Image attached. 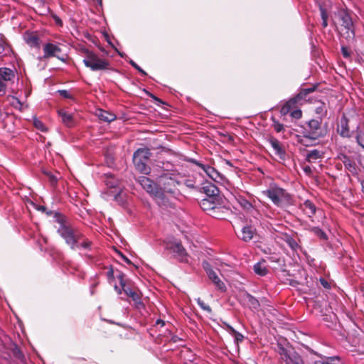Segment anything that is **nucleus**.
Masks as SVG:
<instances>
[{
	"label": "nucleus",
	"mask_w": 364,
	"mask_h": 364,
	"mask_svg": "<svg viewBox=\"0 0 364 364\" xmlns=\"http://www.w3.org/2000/svg\"><path fill=\"white\" fill-rule=\"evenodd\" d=\"M228 211V209L221 205L220 202L216 205L209 215L217 219L224 218V211Z\"/></svg>",
	"instance_id": "bb28decb"
},
{
	"label": "nucleus",
	"mask_w": 364,
	"mask_h": 364,
	"mask_svg": "<svg viewBox=\"0 0 364 364\" xmlns=\"http://www.w3.org/2000/svg\"><path fill=\"white\" fill-rule=\"evenodd\" d=\"M349 120L346 116L343 115L341 118L340 123L338 125L337 132L342 137L350 138L351 132L348 125Z\"/></svg>",
	"instance_id": "aec40b11"
},
{
	"label": "nucleus",
	"mask_w": 364,
	"mask_h": 364,
	"mask_svg": "<svg viewBox=\"0 0 364 364\" xmlns=\"http://www.w3.org/2000/svg\"><path fill=\"white\" fill-rule=\"evenodd\" d=\"M47 175L50 177V180L51 183H56L57 182V178L50 173H47Z\"/></svg>",
	"instance_id": "6e6d98bb"
},
{
	"label": "nucleus",
	"mask_w": 364,
	"mask_h": 364,
	"mask_svg": "<svg viewBox=\"0 0 364 364\" xmlns=\"http://www.w3.org/2000/svg\"><path fill=\"white\" fill-rule=\"evenodd\" d=\"M158 183V186H159V189H161L163 192V198L164 197V193H176L178 182L172 176L168 174H163L159 176Z\"/></svg>",
	"instance_id": "6e6552de"
},
{
	"label": "nucleus",
	"mask_w": 364,
	"mask_h": 364,
	"mask_svg": "<svg viewBox=\"0 0 364 364\" xmlns=\"http://www.w3.org/2000/svg\"><path fill=\"white\" fill-rule=\"evenodd\" d=\"M267 141L273 149L274 154L278 156L279 159H285L286 151L282 143L277 138L272 136L267 138Z\"/></svg>",
	"instance_id": "f3484780"
},
{
	"label": "nucleus",
	"mask_w": 364,
	"mask_h": 364,
	"mask_svg": "<svg viewBox=\"0 0 364 364\" xmlns=\"http://www.w3.org/2000/svg\"><path fill=\"white\" fill-rule=\"evenodd\" d=\"M291 115L296 119H299L301 117L302 112L300 109H296L291 112Z\"/></svg>",
	"instance_id": "49530a36"
},
{
	"label": "nucleus",
	"mask_w": 364,
	"mask_h": 364,
	"mask_svg": "<svg viewBox=\"0 0 364 364\" xmlns=\"http://www.w3.org/2000/svg\"><path fill=\"white\" fill-rule=\"evenodd\" d=\"M276 350L281 360L286 364H304L299 353L289 345L284 346L281 343H278Z\"/></svg>",
	"instance_id": "20e7f679"
},
{
	"label": "nucleus",
	"mask_w": 364,
	"mask_h": 364,
	"mask_svg": "<svg viewBox=\"0 0 364 364\" xmlns=\"http://www.w3.org/2000/svg\"><path fill=\"white\" fill-rule=\"evenodd\" d=\"M248 301L251 305L252 308L255 309H257L260 306L259 301L253 296L248 295Z\"/></svg>",
	"instance_id": "a19ab883"
},
{
	"label": "nucleus",
	"mask_w": 364,
	"mask_h": 364,
	"mask_svg": "<svg viewBox=\"0 0 364 364\" xmlns=\"http://www.w3.org/2000/svg\"><path fill=\"white\" fill-rule=\"evenodd\" d=\"M300 207L305 214L310 218L313 217L316 212V207L315 204L310 200H306L300 205Z\"/></svg>",
	"instance_id": "5701e85b"
},
{
	"label": "nucleus",
	"mask_w": 364,
	"mask_h": 364,
	"mask_svg": "<svg viewBox=\"0 0 364 364\" xmlns=\"http://www.w3.org/2000/svg\"><path fill=\"white\" fill-rule=\"evenodd\" d=\"M361 191L364 193V180L360 181Z\"/></svg>",
	"instance_id": "e2e57ef3"
},
{
	"label": "nucleus",
	"mask_w": 364,
	"mask_h": 364,
	"mask_svg": "<svg viewBox=\"0 0 364 364\" xmlns=\"http://www.w3.org/2000/svg\"><path fill=\"white\" fill-rule=\"evenodd\" d=\"M123 291L129 297L132 299V300L135 302L137 306L139 305L143 306V303L141 300V297L139 296V294L134 291L132 289H131L129 287H124L122 288Z\"/></svg>",
	"instance_id": "a878e982"
},
{
	"label": "nucleus",
	"mask_w": 364,
	"mask_h": 364,
	"mask_svg": "<svg viewBox=\"0 0 364 364\" xmlns=\"http://www.w3.org/2000/svg\"><path fill=\"white\" fill-rule=\"evenodd\" d=\"M272 127L277 132H282L284 130V127L283 124L280 123L279 121L276 120L274 117L272 119Z\"/></svg>",
	"instance_id": "58836bf2"
},
{
	"label": "nucleus",
	"mask_w": 364,
	"mask_h": 364,
	"mask_svg": "<svg viewBox=\"0 0 364 364\" xmlns=\"http://www.w3.org/2000/svg\"><path fill=\"white\" fill-rule=\"evenodd\" d=\"M114 289L117 292L118 294H121L123 291L122 287L119 288L117 285L114 286Z\"/></svg>",
	"instance_id": "bf43d9fd"
},
{
	"label": "nucleus",
	"mask_w": 364,
	"mask_h": 364,
	"mask_svg": "<svg viewBox=\"0 0 364 364\" xmlns=\"http://www.w3.org/2000/svg\"><path fill=\"white\" fill-rule=\"evenodd\" d=\"M282 239L288 245L293 252H297L301 249L300 245L291 235L284 234Z\"/></svg>",
	"instance_id": "393cba45"
},
{
	"label": "nucleus",
	"mask_w": 364,
	"mask_h": 364,
	"mask_svg": "<svg viewBox=\"0 0 364 364\" xmlns=\"http://www.w3.org/2000/svg\"><path fill=\"white\" fill-rule=\"evenodd\" d=\"M98 117L100 120L105 122H111L116 119V115L107 111L100 109L98 112Z\"/></svg>",
	"instance_id": "c756f323"
},
{
	"label": "nucleus",
	"mask_w": 364,
	"mask_h": 364,
	"mask_svg": "<svg viewBox=\"0 0 364 364\" xmlns=\"http://www.w3.org/2000/svg\"><path fill=\"white\" fill-rule=\"evenodd\" d=\"M324 151L319 149H312L307 151L306 155V161L309 163H316L321 160L323 157Z\"/></svg>",
	"instance_id": "412c9836"
},
{
	"label": "nucleus",
	"mask_w": 364,
	"mask_h": 364,
	"mask_svg": "<svg viewBox=\"0 0 364 364\" xmlns=\"http://www.w3.org/2000/svg\"><path fill=\"white\" fill-rule=\"evenodd\" d=\"M129 64L134 68L136 70H138L142 75L146 76L147 73L140 67L133 60H129Z\"/></svg>",
	"instance_id": "37998d69"
},
{
	"label": "nucleus",
	"mask_w": 364,
	"mask_h": 364,
	"mask_svg": "<svg viewBox=\"0 0 364 364\" xmlns=\"http://www.w3.org/2000/svg\"><path fill=\"white\" fill-rule=\"evenodd\" d=\"M15 77V71L11 68H0V92L5 93L7 83L12 81Z\"/></svg>",
	"instance_id": "4468645a"
},
{
	"label": "nucleus",
	"mask_w": 364,
	"mask_h": 364,
	"mask_svg": "<svg viewBox=\"0 0 364 364\" xmlns=\"http://www.w3.org/2000/svg\"><path fill=\"white\" fill-rule=\"evenodd\" d=\"M188 161L200 168L205 174L214 181H218L222 179L220 173L215 168L208 164H202L194 159H189Z\"/></svg>",
	"instance_id": "f8f14e48"
},
{
	"label": "nucleus",
	"mask_w": 364,
	"mask_h": 364,
	"mask_svg": "<svg viewBox=\"0 0 364 364\" xmlns=\"http://www.w3.org/2000/svg\"><path fill=\"white\" fill-rule=\"evenodd\" d=\"M149 96L154 100V101H156L158 102L159 103H163L162 100H160L159 98H158L157 97H156L155 95H154L153 94L151 93H149Z\"/></svg>",
	"instance_id": "5fc2aeb1"
},
{
	"label": "nucleus",
	"mask_w": 364,
	"mask_h": 364,
	"mask_svg": "<svg viewBox=\"0 0 364 364\" xmlns=\"http://www.w3.org/2000/svg\"><path fill=\"white\" fill-rule=\"evenodd\" d=\"M220 202V198H212L206 197L200 203V208L208 215L213 208Z\"/></svg>",
	"instance_id": "6ab92c4d"
},
{
	"label": "nucleus",
	"mask_w": 364,
	"mask_h": 364,
	"mask_svg": "<svg viewBox=\"0 0 364 364\" xmlns=\"http://www.w3.org/2000/svg\"><path fill=\"white\" fill-rule=\"evenodd\" d=\"M117 278L119 281V284L121 285V287L123 288L124 287L126 286V284H125V282L124 280V274L122 273V274H119L118 276H117Z\"/></svg>",
	"instance_id": "3c124183"
},
{
	"label": "nucleus",
	"mask_w": 364,
	"mask_h": 364,
	"mask_svg": "<svg viewBox=\"0 0 364 364\" xmlns=\"http://www.w3.org/2000/svg\"><path fill=\"white\" fill-rule=\"evenodd\" d=\"M256 234V229L252 225H245L241 230V240L244 242L250 241Z\"/></svg>",
	"instance_id": "4be33fe9"
},
{
	"label": "nucleus",
	"mask_w": 364,
	"mask_h": 364,
	"mask_svg": "<svg viewBox=\"0 0 364 364\" xmlns=\"http://www.w3.org/2000/svg\"><path fill=\"white\" fill-rule=\"evenodd\" d=\"M263 193L277 206L281 205L282 202H288L291 199L290 194L285 189L275 184L271 185L268 189L263 191Z\"/></svg>",
	"instance_id": "0eeeda50"
},
{
	"label": "nucleus",
	"mask_w": 364,
	"mask_h": 364,
	"mask_svg": "<svg viewBox=\"0 0 364 364\" xmlns=\"http://www.w3.org/2000/svg\"><path fill=\"white\" fill-rule=\"evenodd\" d=\"M304 170L305 172L308 173V172H310L311 171V168L309 166H306L305 168H304Z\"/></svg>",
	"instance_id": "69168bd1"
},
{
	"label": "nucleus",
	"mask_w": 364,
	"mask_h": 364,
	"mask_svg": "<svg viewBox=\"0 0 364 364\" xmlns=\"http://www.w3.org/2000/svg\"><path fill=\"white\" fill-rule=\"evenodd\" d=\"M150 151L146 148H140L134 151L133 155V163L137 171L144 174H148L150 172V167L147 165V161L150 156Z\"/></svg>",
	"instance_id": "423d86ee"
},
{
	"label": "nucleus",
	"mask_w": 364,
	"mask_h": 364,
	"mask_svg": "<svg viewBox=\"0 0 364 364\" xmlns=\"http://www.w3.org/2000/svg\"><path fill=\"white\" fill-rule=\"evenodd\" d=\"M310 231L318 237L321 240H326L328 239L326 232L318 227H313L310 229Z\"/></svg>",
	"instance_id": "f704fd0d"
},
{
	"label": "nucleus",
	"mask_w": 364,
	"mask_h": 364,
	"mask_svg": "<svg viewBox=\"0 0 364 364\" xmlns=\"http://www.w3.org/2000/svg\"><path fill=\"white\" fill-rule=\"evenodd\" d=\"M114 198L117 202H118L119 203H123V200L122 199V197H121V191H119L117 193H115L114 196Z\"/></svg>",
	"instance_id": "8fccbe9b"
},
{
	"label": "nucleus",
	"mask_w": 364,
	"mask_h": 364,
	"mask_svg": "<svg viewBox=\"0 0 364 364\" xmlns=\"http://www.w3.org/2000/svg\"><path fill=\"white\" fill-rule=\"evenodd\" d=\"M200 192L205 193L206 197L208 198H220L218 188L214 183L209 181H205L202 183Z\"/></svg>",
	"instance_id": "a211bd4d"
},
{
	"label": "nucleus",
	"mask_w": 364,
	"mask_h": 364,
	"mask_svg": "<svg viewBox=\"0 0 364 364\" xmlns=\"http://www.w3.org/2000/svg\"><path fill=\"white\" fill-rule=\"evenodd\" d=\"M92 242L88 239H84L81 242L80 240L77 243L78 247L76 249H83L87 250H90L92 247Z\"/></svg>",
	"instance_id": "e433bc0d"
},
{
	"label": "nucleus",
	"mask_w": 364,
	"mask_h": 364,
	"mask_svg": "<svg viewBox=\"0 0 364 364\" xmlns=\"http://www.w3.org/2000/svg\"><path fill=\"white\" fill-rule=\"evenodd\" d=\"M235 200L237 203L245 210H250L253 208V205L252 203L247 200L245 198L242 196H237L235 197Z\"/></svg>",
	"instance_id": "2f4dec72"
},
{
	"label": "nucleus",
	"mask_w": 364,
	"mask_h": 364,
	"mask_svg": "<svg viewBox=\"0 0 364 364\" xmlns=\"http://www.w3.org/2000/svg\"><path fill=\"white\" fill-rule=\"evenodd\" d=\"M45 213H46L48 215H52V213H53V212H52L51 210H48V211H47V210H46V212H45Z\"/></svg>",
	"instance_id": "338daca9"
},
{
	"label": "nucleus",
	"mask_w": 364,
	"mask_h": 364,
	"mask_svg": "<svg viewBox=\"0 0 364 364\" xmlns=\"http://www.w3.org/2000/svg\"><path fill=\"white\" fill-rule=\"evenodd\" d=\"M53 19L55 20V22L56 23V24H58L59 26L63 25L62 20L58 16H56V15L53 16Z\"/></svg>",
	"instance_id": "864d4df0"
},
{
	"label": "nucleus",
	"mask_w": 364,
	"mask_h": 364,
	"mask_svg": "<svg viewBox=\"0 0 364 364\" xmlns=\"http://www.w3.org/2000/svg\"><path fill=\"white\" fill-rule=\"evenodd\" d=\"M196 301H197V304H198V306L200 307V309H202L203 310H204L208 313L212 312V309L210 307V306L206 304L200 298L196 299Z\"/></svg>",
	"instance_id": "79ce46f5"
},
{
	"label": "nucleus",
	"mask_w": 364,
	"mask_h": 364,
	"mask_svg": "<svg viewBox=\"0 0 364 364\" xmlns=\"http://www.w3.org/2000/svg\"><path fill=\"white\" fill-rule=\"evenodd\" d=\"M337 15L341 21L343 31L342 35L348 41H353L355 36V27L350 13L346 9H341Z\"/></svg>",
	"instance_id": "39448f33"
},
{
	"label": "nucleus",
	"mask_w": 364,
	"mask_h": 364,
	"mask_svg": "<svg viewBox=\"0 0 364 364\" xmlns=\"http://www.w3.org/2000/svg\"><path fill=\"white\" fill-rule=\"evenodd\" d=\"M127 264H130L131 263V261L126 257V256H123V259H122Z\"/></svg>",
	"instance_id": "0e129e2a"
},
{
	"label": "nucleus",
	"mask_w": 364,
	"mask_h": 364,
	"mask_svg": "<svg viewBox=\"0 0 364 364\" xmlns=\"http://www.w3.org/2000/svg\"><path fill=\"white\" fill-rule=\"evenodd\" d=\"M230 333L234 337L235 342L237 343H241L244 340V336L237 332L234 328L230 326H228Z\"/></svg>",
	"instance_id": "72a5a7b5"
},
{
	"label": "nucleus",
	"mask_w": 364,
	"mask_h": 364,
	"mask_svg": "<svg viewBox=\"0 0 364 364\" xmlns=\"http://www.w3.org/2000/svg\"><path fill=\"white\" fill-rule=\"evenodd\" d=\"M13 99H14V101L12 102L13 106L19 110H22L23 109V103L16 97H13Z\"/></svg>",
	"instance_id": "c03bdc74"
},
{
	"label": "nucleus",
	"mask_w": 364,
	"mask_h": 364,
	"mask_svg": "<svg viewBox=\"0 0 364 364\" xmlns=\"http://www.w3.org/2000/svg\"><path fill=\"white\" fill-rule=\"evenodd\" d=\"M156 323L157 325L160 324L161 326H164L165 324V322L164 321L161 320V319H158L156 321Z\"/></svg>",
	"instance_id": "680f3d73"
},
{
	"label": "nucleus",
	"mask_w": 364,
	"mask_h": 364,
	"mask_svg": "<svg viewBox=\"0 0 364 364\" xmlns=\"http://www.w3.org/2000/svg\"><path fill=\"white\" fill-rule=\"evenodd\" d=\"M117 253L118 255L122 257V259H123V256H125L124 255H123L120 251H117Z\"/></svg>",
	"instance_id": "774afa93"
},
{
	"label": "nucleus",
	"mask_w": 364,
	"mask_h": 364,
	"mask_svg": "<svg viewBox=\"0 0 364 364\" xmlns=\"http://www.w3.org/2000/svg\"><path fill=\"white\" fill-rule=\"evenodd\" d=\"M202 267L206 272L208 278L214 284L215 287L222 292L227 289L225 283L220 279L216 271H215L208 261H203Z\"/></svg>",
	"instance_id": "9d476101"
},
{
	"label": "nucleus",
	"mask_w": 364,
	"mask_h": 364,
	"mask_svg": "<svg viewBox=\"0 0 364 364\" xmlns=\"http://www.w3.org/2000/svg\"><path fill=\"white\" fill-rule=\"evenodd\" d=\"M319 10L321 12V17L322 19L321 25L323 28H326L328 26V14L326 9L321 5H319Z\"/></svg>",
	"instance_id": "c9c22d12"
},
{
	"label": "nucleus",
	"mask_w": 364,
	"mask_h": 364,
	"mask_svg": "<svg viewBox=\"0 0 364 364\" xmlns=\"http://www.w3.org/2000/svg\"><path fill=\"white\" fill-rule=\"evenodd\" d=\"M107 276H108V277H114V272H113V269H110L107 272Z\"/></svg>",
	"instance_id": "052dcab7"
},
{
	"label": "nucleus",
	"mask_w": 364,
	"mask_h": 364,
	"mask_svg": "<svg viewBox=\"0 0 364 364\" xmlns=\"http://www.w3.org/2000/svg\"><path fill=\"white\" fill-rule=\"evenodd\" d=\"M5 42L4 40L0 37V54H2L5 50Z\"/></svg>",
	"instance_id": "603ef678"
},
{
	"label": "nucleus",
	"mask_w": 364,
	"mask_h": 364,
	"mask_svg": "<svg viewBox=\"0 0 364 364\" xmlns=\"http://www.w3.org/2000/svg\"><path fill=\"white\" fill-rule=\"evenodd\" d=\"M53 219L59 224L57 232L70 246V249L76 250L78 247L77 243L82 238V235L75 232L68 222L67 218L60 213L55 212Z\"/></svg>",
	"instance_id": "f03ea898"
},
{
	"label": "nucleus",
	"mask_w": 364,
	"mask_h": 364,
	"mask_svg": "<svg viewBox=\"0 0 364 364\" xmlns=\"http://www.w3.org/2000/svg\"><path fill=\"white\" fill-rule=\"evenodd\" d=\"M58 92L60 93V95L62 97H63L65 98L69 99V98L71 97V95H70V92L68 90H59Z\"/></svg>",
	"instance_id": "de8ad7c7"
},
{
	"label": "nucleus",
	"mask_w": 364,
	"mask_h": 364,
	"mask_svg": "<svg viewBox=\"0 0 364 364\" xmlns=\"http://www.w3.org/2000/svg\"><path fill=\"white\" fill-rule=\"evenodd\" d=\"M136 181L151 196L163 199V192L161 189H159L158 186L152 180L146 176H141L136 178Z\"/></svg>",
	"instance_id": "1a4fd4ad"
},
{
	"label": "nucleus",
	"mask_w": 364,
	"mask_h": 364,
	"mask_svg": "<svg viewBox=\"0 0 364 364\" xmlns=\"http://www.w3.org/2000/svg\"><path fill=\"white\" fill-rule=\"evenodd\" d=\"M336 159L343 164L345 168L352 175L355 176L358 174L356 164L352 158L341 152L337 154Z\"/></svg>",
	"instance_id": "dca6fc26"
},
{
	"label": "nucleus",
	"mask_w": 364,
	"mask_h": 364,
	"mask_svg": "<svg viewBox=\"0 0 364 364\" xmlns=\"http://www.w3.org/2000/svg\"><path fill=\"white\" fill-rule=\"evenodd\" d=\"M58 115L61 117L62 122L68 127H73L74 124L73 117L64 110H58Z\"/></svg>",
	"instance_id": "cd10ccee"
},
{
	"label": "nucleus",
	"mask_w": 364,
	"mask_h": 364,
	"mask_svg": "<svg viewBox=\"0 0 364 364\" xmlns=\"http://www.w3.org/2000/svg\"><path fill=\"white\" fill-rule=\"evenodd\" d=\"M82 53L85 55L82 60L84 65L92 71L109 70L111 69L109 62L105 58H100L93 51L87 48H82Z\"/></svg>",
	"instance_id": "7ed1b4c3"
},
{
	"label": "nucleus",
	"mask_w": 364,
	"mask_h": 364,
	"mask_svg": "<svg viewBox=\"0 0 364 364\" xmlns=\"http://www.w3.org/2000/svg\"><path fill=\"white\" fill-rule=\"evenodd\" d=\"M341 53L344 58H349L350 57V53L348 50V48L346 47L342 46L341 47Z\"/></svg>",
	"instance_id": "09e8293b"
},
{
	"label": "nucleus",
	"mask_w": 364,
	"mask_h": 364,
	"mask_svg": "<svg viewBox=\"0 0 364 364\" xmlns=\"http://www.w3.org/2000/svg\"><path fill=\"white\" fill-rule=\"evenodd\" d=\"M43 58H50L52 57H56L57 58L64 61V58L60 57L61 48L57 44L48 43L43 46Z\"/></svg>",
	"instance_id": "2eb2a0df"
},
{
	"label": "nucleus",
	"mask_w": 364,
	"mask_h": 364,
	"mask_svg": "<svg viewBox=\"0 0 364 364\" xmlns=\"http://www.w3.org/2000/svg\"><path fill=\"white\" fill-rule=\"evenodd\" d=\"M315 364H345V362L339 356L326 357L323 361H316Z\"/></svg>",
	"instance_id": "7c9ffc66"
},
{
	"label": "nucleus",
	"mask_w": 364,
	"mask_h": 364,
	"mask_svg": "<svg viewBox=\"0 0 364 364\" xmlns=\"http://www.w3.org/2000/svg\"><path fill=\"white\" fill-rule=\"evenodd\" d=\"M356 132V141L358 144L364 149V130H360L359 126H357Z\"/></svg>",
	"instance_id": "4c0bfd02"
},
{
	"label": "nucleus",
	"mask_w": 364,
	"mask_h": 364,
	"mask_svg": "<svg viewBox=\"0 0 364 364\" xmlns=\"http://www.w3.org/2000/svg\"><path fill=\"white\" fill-rule=\"evenodd\" d=\"M318 86V84H314L306 88H301L296 96L292 100H290L287 104L294 102L301 103L302 102L306 101L312 102V99L309 95L310 94L316 92Z\"/></svg>",
	"instance_id": "ddd939ff"
},
{
	"label": "nucleus",
	"mask_w": 364,
	"mask_h": 364,
	"mask_svg": "<svg viewBox=\"0 0 364 364\" xmlns=\"http://www.w3.org/2000/svg\"><path fill=\"white\" fill-rule=\"evenodd\" d=\"M315 112L321 117V119L323 117L326 116L327 107L325 102L319 101L318 106L315 108Z\"/></svg>",
	"instance_id": "473e14b6"
},
{
	"label": "nucleus",
	"mask_w": 364,
	"mask_h": 364,
	"mask_svg": "<svg viewBox=\"0 0 364 364\" xmlns=\"http://www.w3.org/2000/svg\"><path fill=\"white\" fill-rule=\"evenodd\" d=\"M36 209L38 210H41L42 212H46V210H47L46 207L44 206V205H38Z\"/></svg>",
	"instance_id": "4d7b16f0"
},
{
	"label": "nucleus",
	"mask_w": 364,
	"mask_h": 364,
	"mask_svg": "<svg viewBox=\"0 0 364 364\" xmlns=\"http://www.w3.org/2000/svg\"><path fill=\"white\" fill-rule=\"evenodd\" d=\"M167 247L180 262L187 263L188 262V254L181 242H171Z\"/></svg>",
	"instance_id": "9b49d317"
},
{
	"label": "nucleus",
	"mask_w": 364,
	"mask_h": 364,
	"mask_svg": "<svg viewBox=\"0 0 364 364\" xmlns=\"http://www.w3.org/2000/svg\"><path fill=\"white\" fill-rule=\"evenodd\" d=\"M33 125L35 126V127L36 129H39L41 132L47 131V129H46V126L44 125V124L36 117H35L33 119Z\"/></svg>",
	"instance_id": "ea45409f"
},
{
	"label": "nucleus",
	"mask_w": 364,
	"mask_h": 364,
	"mask_svg": "<svg viewBox=\"0 0 364 364\" xmlns=\"http://www.w3.org/2000/svg\"><path fill=\"white\" fill-rule=\"evenodd\" d=\"M253 269L255 273L261 277L265 276L268 273V269L264 265V260L257 262L254 265Z\"/></svg>",
	"instance_id": "c85d7f7f"
},
{
	"label": "nucleus",
	"mask_w": 364,
	"mask_h": 364,
	"mask_svg": "<svg viewBox=\"0 0 364 364\" xmlns=\"http://www.w3.org/2000/svg\"><path fill=\"white\" fill-rule=\"evenodd\" d=\"M320 284L322 285V287L326 289H331V284L328 283L324 278L321 277L319 279Z\"/></svg>",
	"instance_id": "a18cd8bd"
},
{
	"label": "nucleus",
	"mask_w": 364,
	"mask_h": 364,
	"mask_svg": "<svg viewBox=\"0 0 364 364\" xmlns=\"http://www.w3.org/2000/svg\"><path fill=\"white\" fill-rule=\"evenodd\" d=\"M298 141L305 146L314 145L326 135V129L322 126V119H310L298 125L296 129Z\"/></svg>",
	"instance_id": "f257e3e1"
},
{
	"label": "nucleus",
	"mask_w": 364,
	"mask_h": 364,
	"mask_svg": "<svg viewBox=\"0 0 364 364\" xmlns=\"http://www.w3.org/2000/svg\"><path fill=\"white\" fill-rule=\"evenodd\" d=\"M223 163H224L225 165H227V166H230V167H231V168H232V167H233V165H232V162H231L230 161H229V160L224 159V160H223Z\"/></svg>",
	"instance_id": "13d9d810"
},
{
	"label": "nucleus",
	"mask_w": 364,
	"mask_h": 364,
	"mask_svg": "<svg viewBox=\"0 0 364 364\" xmlns=\"http://www.w3.org/2000/svg\"><path fill=\"white\" fill-rule=\"evenodd\" d=\"M24 40L26 43L31 47H40V39L38 36L33 33H26L24 35Z\"/></svg>",
	"instance_id": "b1692460"
}]
</instances>
